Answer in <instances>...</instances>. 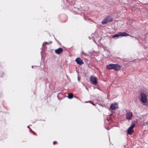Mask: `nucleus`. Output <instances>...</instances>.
I'll return each instance as SVG.
<instances>
[{
  "label": "nucleus",
  "instance_id": "1",
  "mask_svg": "<svg viewBox=\"0 0 148 148\" xmlns=\"http://www.w3.org/2000/svg\"><path fill=\"white\" fill-rule=\"evenodd\" d=\"M112 20V17L110 16L106 17L102 20L101 23L103 24H106L107 23L111 22Z\"/></svg>",
  "mask_w": 148,
  "mask_h": 148
},
{
  "label": "nucleus",
  "instance_id": "2",
  "mask_svg": "<svg viewBox=\"0 0 148 148\" xmlns=\"http://www.w3.org/2000/svg\"><path fill=\"white\" fill-rule=\"evenodd\" d=\"M129 35V34L125 32H120L119 34H116L112 36V38H114V37L118 38L119 36H128Z\"/></svg>",
  "mask_w": 148,
  "mask_h": 148
},
{
  "label": "nucleus",
  "instance_id": "3",
  "mask_svg": "<svg viewBox=\"0 0 148 148\" xmlns=\"http://www.w3.org/2000/svg\"><path fill=\"white\" fill-rule=\"evenodd\" d=\"M90 81L91 83L92 84L96 85L97 84V78L93 75H92L90 78Z\"/></svg>",
  "mask_w": 148,
  "mask_h": 148
},
{
  "label": "nucleus",
  "instance_id": "4",
  "mask_svg": "<svg viewBox=\"0 0 148 148\" xmlns=\"http://www.w3.org/2000/svg\"><path fill=\"white\" fill-rule=\"evenodd\" d=\"M135 123H132L131 126L128 128L127 132V133L129 134H131L134 132V128L135 127Z\"/></svg>",
  "mask_w": 148,
  "mask_h": 148
},
{
  "label": "nucleus",
  "instance_id": "5",
  "mask_svg": "<svg viewBox=\"0 0 148 148\" xmlns=\"http://www.w3.org/2000/svg\"><path fill=\"white\" fill-rule=\"evenodd\" d=\"M126 119L128 120H131L133 116L132 112L129 111H126Z\"/></svg>",
  "mask_w": 148,
  "mask_h": 148
},
{
  "label": "nucleus",
  "instance_id": "6",
  "mask_svg": "<svg viewBox=\"0 0 148 148\" xmlns=\"http://www.w3.org/2000/svg\"><path fill=\"white\" fill-rule=\"evenodd\" d=\"M113 69H114V70L116 71H119L121 69V66L120 65H119L118 64H113Z\"/></svg>",
  "mask_w": 148,
  "mask_h": 148
},
{
  "label": "nucleus",
  "instance_id": "7",
  "mask_svg": "<svg viewBox=\"0 0 148 148\" xmlns=\"http://www.w3.org/2000/svg\"><path fill=\"white\" fill-rule=\"evenodd\" d=\"M75 60L77 63L79 65H81L84 64L82 60L80 58H77Z\"/></svg>",
  "mask_w": 148,
  "mask_h": 148
},
{
  "label": "nucleus",
  "instance_id": "8",
  "mask_svg": "<svg viewBox=\"0 0 148 148\" xmlns=\"http://www.w3.org/2000/svg\"><path fill=\"white\" fill-rule=\"evenodd\" d=\"M118 104L116 103H113L111 104L110 108L113 110H115L118 108Z\"/></svg>",
  "mask_w": 148,
  "mask_h": 148
},
{
  "label": "nucleus",
  "instance_id": "9",
  "mask_svg": "<svg viewBox=\"0 0 148 148\" xmlns=\"http://www.w3.org/2000/svg\"><path fill=\"white\" fill-rule=\"evenodd\" d=\"M63 51V49L61 48H59L55 50V52L57 54H60Z\"/></svg>",
  "mask_w": 148,
  "mask_h": 148
},
{
  "label": "nucleus",
  "instance_id": "10",
  "mask_svg": "<svg viewBox=\"0 0 148 148\" xmlns=\"http://www.w3.org/2000/svg\"><path fill=\"white\" fill-rule=\"evenodd\" d=\"M113 64H110L107 65L106 67L107 69H113Z\"/></svg>",
  "mask_w": 148,
  "mask_h": 148
},
{
  "label": "nucleus",
  "instance_id": "11",
  "mask_svg": "<svg viewBox=\"0 0 148 148\" xmlns=\"http://www.w3.org/2000/svg\"><path fill=\"white\" fill-rule=\"evenodd\" d=\"M73 97V95L72 93L69 94L68 96V97L69 99H72Z\"/></svg>",
  "mask_w": 148,
  "mask_h": 148
},
{
  "label": "nucleus",
  "instance_id": "12",
  "mask_svg": "<svg viewBox=\"0 0 148 148\" xmlns=\"http://www.w3.org/2000/svg\"><path fill=\"white\" fill-rule=\"evenodd\" d=\"M57 143V141H54V142H53V145H55V144H56V143Z\"/></svg>",
  "mask_w": 148,
  "mask_h": 148
},
{
  "label": "nucleus",
  "instance_id": "13",
  "mask_svg": "<svg viewBox=\"0 0 148 148\" xmlns=\"http://www.w3.org/2000/svg\"><path fill=\"white\" fill-rule=\"evenodd\" d=\"M44 44H49V43L48 42H45L43 43Z\"/></svg>",
  "mask_w": 148,
  "mask_h": 148
},
{
  "label": "nucleus",
  "instance_id": "14",
  "mask_svg": "<svg viewBox=\"0 0 148 148\" xmlns=\"http://www.w3.org/2000/svg\"><path fill=\"white\" fill-rule=\"evenodd\" d=\"M27 127H28V128H29V126H27Z\"/></svg>",
  "mask_w": 148,
  "mask_h": 148
},
{
  "label": "nucleus",
  "instance_id": "15",
  "mask_svg": "<svg viewBox=\"0 0 148 148\" xmlns=\"http://www.w3.org/2000/svg\"><path fill=\"white\" fill-rule=\"evenodd\" d=\"M92 103L93 105H95L93 103Z\"/></svg>",
  "mask_w": 148,
  "mask_h": 148
}]
</instances>
